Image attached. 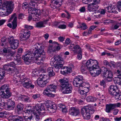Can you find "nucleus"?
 <instances>
[{
    "instance_id": "nucleus-3",
    "label": "nucleus",
    "mask_w": 121,
    "mask_h": 121,
    "mask_svg": "<svg viewBox=\"0 0 121 121\" xmlns=\"http://www.w3.org/2000/svg\"><path fill=\"white\" fill-rule=\"evenodd\" d=\"M12 95L9 87L7 85H4L0 87V96L2 98L8 99Z\"/></svg>"
},
{
    "instance_id": "nucleus-9",
    "label": "nucleus",
    "mask_w": 121,
    "mask_h": 121,
    "mask_svg": "<svg viewBox=\"0 0 121 121\" xmlns=\"http://www.w3.org/2000/svg\"><path fill=\"white\" fill-rule=\"evenodd\" d=\"M4 4L5 7H4L8 11L9 14L11 13L13 11L14 6V4L12 1H6L4 2Z\"/></svg>"
},
{
    "instance_id": "nucleus-38",
    "label": "nucleus",
    "mask_w": 121,
    "mask_h": 121,
    "mask_svg": "<svg viewBox=\"0 0 121 121\" xmlns=\"http://www.w3.org/2000/svg\"><path fill=\"white\" fill-rule=\"evenodd\" d=\"M24 108V105L22 103L18 104L17 106L16 110L17 112H18L23 110Z\"/></svg>"
},
{
    "instance_id": "nucleus-27",
    "label": "nucleus",
    "mask_w": 121,
    "mask_h": 121,
    "mask_svg": "<svg viewBox=\"0 0 121 121\" xmlns=\"http://www.w3.org/2000/svg\"><path fill=\"white\" fill-rule=\"evenodd\" d=\"M73 68L74 67L73 66L69 67H64L62 68V69H64L63 72L64 73L63 74L68 73H70L72 71V68Z\"/></svg>"
},
{
    "instance_id": "nucleus-57",
    "label": "nucleus",
    "mask_w": 121,
    "mask_h": 121,
    "mask_svg": "<svg viewBox=\"0 0 121 121\" xmlns=\"http://www.w3.org/2000/svg\"><path fill=\"white\" fill-rule=\"evenodd\" d=\"M13 55L12 53L10 52H8L6 55V57L9 59V58H11V57H12Z\"/></svg>"
},
{
    "instance_id": "nucleus-2",
    "label": "nucleus",
    "mask_w": 121,
    "mask_h": 121,
    "mask_svg": "<svg viewBox=\"0 0 121 121\" xmlns=\"http://www.w3.org/2000/svg\"><path fill=\"white\" fill-rule=\"evenodd\" d=\"M33 48L35 49L32 48L30 51L33 54L35 60L41 61L44 60L46 58L45 53L42 48L41 45L39 43H36L34 45Z\"/></svg>"
},
{
    "instance_id": "nucleus-7",
    "label": "nucleus",
    "mask_w": 121,
    "mask_h": 121,
    "mask_svg": "<svg viewBox=\"0 0 121 121\" xmlns=\"http://www.w3.org/2000/svg\"><path fill=\"white\" fill-rule=\"evenodd\" d=\"M93 2L91 4H89L88 6V10L90 12L94 11L97 10L99 6L100 0H92Z\"/></svg>"
},
{
    "instance_id": "nucleus-36",
    "label": "nucleus",
    "mask_w": 121,
    "mask_h": 121,
    "mask_svg": "<svg viewBox=\"0 0 121 121\" xmlns=\"http://www.w3.org/2000/svg\"><path fill=\"white\" fill-rule=\"evenodd\" d=\"M48 77L47 75L44 74H41L40 75V78L41 80H43L44 82L48 81V82H49V79H48Z\"/></svg>"
},
{
    "instance_id": "nucleus-54",
    "label": "nucleus",
    "mask_w": 121,
    "mask_h": 121,
    "mask_svg": "<svg viewBox=\"0 0 121 121\" xmlns=\"http://www.w3.org/2000/svg\"><path fill=\"white\" fill-rule=\"evenodd\" d=\"M8 64L9 65V66H10L13 68H15L16 65H17V64H16L15 62H11L9 63H8Z\"/></svg>"
},
{
    "instance_id": "nucleus-39",
    "label": "nucleus",
    "mask_w": 121,
    "mask_h": 121,
    "mask_svg": "<svg viewBox=\"0 0 121 121\" xmlns=\"http://www.w3.org/2000/svg\"><path fill=\"white\" fill-rule=\"evenodd\" d=\"M14 121H22L23 120L22 117L21 116H15L14 117Z\"/></svg>"
},
{
    "instance_id": "nucleus-59",
    "label": "nucleus",
    "mask_w": 121,
    "mask_h": 121,
    "mask_svg": "<svg viewBox=\"0 0 121 121\" xmlns=\"http://www.w3.org/2000/svg\"><path fill=\"white\" fill-rule=\"evenodd\" d=\"M32 116L31 117H25V120L26 121H31V119L32 118Z\"/></svg>"
},
{
    "instance_id": "nucleus-62",
    "label": "nucleus",
    "mask_w": 121,
    "mask_h": 121,
    "mask_svg": "<svg viewBox=\"0 0 121 121\" xmlns=\"http://www.w3.org/2000/svg\"><path fill=\"white\" fill-rule=\"evenodd\" d=\"M53 46H50L48 48V51H49V52H53V50H52Z\"/></svg>"
},
{
    "instance_id": "nucleus-51",
    "label": "nucleus",
    "mask_w": 121,
    "mask_h": 121,
    "mask_svg": "<svg viewBox=\"0 0 121 121\" xmlns=\"http://www.w3.org/2000/svg\"><path fill=\"white\" fill-rule=\"evenodd\" d=\"M82 26L80 27L82 30H85L87 28V27L85 23H82Z\"/></svg>"
},
{
    "instance_id": "nucleus-30",
    "label": "nucleus",
    "mask_w": 121,
    "mask_h": 121,
    "mask_svg": "<svg viewBox=\"0 0 121 121\" xmlns=\"http://www.w3.org/2000/svg\"><path fill=\"white\" fill-rule=\"evenodd\" d=\"M49 108L52 110V113H54L56 112L57 109V107L55 103H53L52 104H50L49 105Z\"/></svg>"
},
{
    "instance_id": "nucleus-61",
    "label": "nucleus",
    "mask_w": 121,
    "mask_h": 121,
    "mask_svg": "<svg viewBox=\"0 0 121 121\" xmlns=\"http://www.w3.org/2000/svg\"><path fill=\"white\" fill-rule=\"evenodd\" d=\"M58 28L61 29H65L66 28V26L65 25H61L58 26Z\"/></svg>"
},
{
    "instance_id": "nucleus-32",
    "label": "nucleus",
    "mask_w": 121,
    "mask_h": 121,
    "mask_svg": "<svg viewBox=\"0 0 121 121\" xmlns=\"http://www.w3.org/2000/svg\"><path fill=\"white\" fill-rule=\"evenodd\" d=\"M52 2L51 1V3H53L52 5L53 6V8H56L60 6L61 5V4L59 3L58 2V1H56L54 0H52Z\"/></svg>"
},
{
    "instance_id": "nucleus-22",
    "label": "nucleus",
    "mask_w": 121,
    "mask_h": 121,
    "mask_svg": "<svg viewBox=\"0 0 121 121\" xmlns=\"http://www.w3.org/2000/svg\"><path fill=\"white\" fill-rule=\"evenodd\" d=\"M47 71L49 77H52L55 76V74L53 70V67H48L47 69Z\"/></svg>"
},
{
    "instance_id": "nucleus-43",
    "label": "nucleus",
    "mask_w": 121,
    "mask_h": 121,
    "mask_svg": "<svg viewBox=\"0 0 121 121\" xmlns=\"http://www.w3.org/2000/svg\"><path fill=\"white\" fill-rule=\"evenodd\" d=\"M113 80L115 84H121V80L120 79L117 77L114 78H113Z\"/></svg>"
},
{
    "instance_id": "nucleus-33",
    "label": "nucleus",
    "mask_w": 121,
    "mask_h": 121,
    "mask_svg": "<svg viewBox=\"0 0 121 121\" xmlns=\"http://www.w3.org/2000/svg\"><path fill=\"white\" fill-rule=\"evenodd\" d=\"M37 8H32V7L29 8L28 9V13L29 14H33L35 15V13L37 12Z\"/></svg>"
},
{
    "instance_id": "nucleus-52",
    "label": "nucleus",
    "mask_w": 121,
    "mask_h": 121,
    "mask_svg": "<svg viewBox=\"0 0 121 121\" xmlns=\"http://www.w3.org/2000/svg\"><path fill=\"white\" fill-rule=\"evenodd\" d=\"M112 6H108L106 7L105 9L106 11L108 13H111V10L112 9Z\"/></svg>"
},
{
    "instance_id": "nucleus-19",
    "label": "nucleus",
    "mask_w": 121,
    "mask_h": 121,
    "mask_svg": "<svg viewBox=\"0 0 121 121\" xmlns=\"http://www.w3.org/2000/svg\"><path fill=\"white\" fill-rule=\"evenodd\" d=\"M9 14L8 11H7L6 8L4 7L0 8V16L2 17H5Z\"/></svg>"
},
{
    "instance_id": "nucleus-50",
    "label": "nucleus",
    "mask_w": 121,
    "mask_h": 121,
    "mask_svg": "<svg viewBox=\"0 0 121 121\" xmlns=\"http://www.w3.org/2000/svg\"><path fill=\"white\" fill-rule=\"evenodd\" d=\"M40 95L39 94L34 95L32 96V97L34 99H36L40 97Z\"/></svg>"
},
{
    "instance_id": "nucleus-58",
    "label": "nucleus",
    "mask_w": 121,
    "mask_h": 121,
    "mask_svg": "<svg viewBox=\"0 0 121 121\" xmlns=\"http://www.w3.org/2000/svg\"><path fill=\"white\" fill-rule=\"evenodd\" d=\"M103 62L104 65H105L108 68L109 65V62L108 61L106 60H104L103 61Z\"/></svg>"
},
{
    "instance_id": "nucleus-47",
    "label": "nucleus",
    "mask_w": 121,
    "mask_h": 121,
    "mask_svg": "<svg viewBox=\"0 0 121 121\" xmlns=\"http://www.w3.org/2000/svg\"><path fill=\"white\" fill-rule=\"evenodd\" d=\"M41 18L40 15H35L34 17L33 18V20L35 21H38Z\"/></svg>"
},
{
    "instance_id": "nucleus-10",
    "label": "nucleus",
    "mask_w": 121,
    "mask_h": 121,
    "mask_svg": "<svg viewBox=\"0 0 121 121\" xmlns=\"http://www.w3.org/2000/svg\"><path fill=\"white\" fill-rule=\"evenodd\" d=\"M83 77L80 75L76 77L74 79L73 82V85L77 87H78L83 82Z\"/></svg>"
},
{
    "instance_id": "nucleus-12",
    "label": "nucleus",
    "mask_w": 121,
    "mask_h": 121,
    "mask_svg": "<svg viewBox=\"0 0 121 121\" xmlns=\"http://www.w3.org/2000/svg\"><path fill=\"white\" fill-rule=\"evenodd\" d=\"M59 81L60 82V86L62 89H65V88L70 85L69 84L68 79L67 78L60 79Z\"/></svg>"
},
{
    "instance_id": "nucleus-6",
    "label": "nucleus",
    "mask_w": 121,
    "mask_h": 121,
    "mask_svg": "<svg viewBox=\"0 0 121 121\" xmlns=\"http://www.w3.org/2000/svg\"><path fill=\"white\" fill-rule=\"evenodd\" d=\"M8 41L12 49H15L18 47L19 43L18 40L14 39L13 36H11L8 38Z\"/></svg>"
},
{
    "instance_id": "nucleus-56",
    "label": "nucleus",
    "mask_w": 121,
    "mask_h": 121,
    "mask_svg": "<svg viewBox=\"0 0 121 121\" xmlns=\"http://www.w3.org/2000/svg\"><path fill=\"white\" fill-rule=\"evenodd\" d=\"M120 25L119 23H117L113 27H112V29L113 30L117 29L119 27Z\"/></svg>"
},
{
    "instance_id": "nucleus-4",
    "label": "nucleus",
    "mask_w": 121,
    "mask_h": 121,
    "mask_svg": "<svg viewBox=\"0 0 121 121\" xmlns=\"http://www.w3.org/2000/svg\"><path fill=\"white\" fill-rule=\"evenodd\" d=\"M46 105L45 104H37L34 107L33 110H31L30 109H27L26 112L28 113H31L32 116L33 112H38L42 110L44 111L46 110Z\"/></svg>"
},
{
    "instance_id": "nucleus-23",
    "label": "nucleus",
    "mask_w": 121,
    "mask_h": 121,
    "mask_svg": "<svg viewBox=\"0 0 121 121\" xmlns=\"http://www.w3.org/2000/svg\"><path fill=\"white\" fill-rule=\"evenodd\" d=\"M94 107L90 105L86 106L84 109L85 112H89L90 114H92L94 112Z\"/></svg>"
},
{
    "instance_id": "nucleus-42",
    "label": "nucleus",
    "mask_w": 121,
    "mask_h": 121,
    "mask_svg": "<svg viewBox=\"0 0 121 121\" xmlns=\"http://www.w3.org/2000/svg\"><path fill=\"white\" fill-rule=\"evenodd\" d=\"M86 113L85 114H84L83 115V117L86 120H89L90 119L91 117L90 115L92 114H90L89 112H85Z\"/></svg>"
},
{
    "instance_id": "nucleus-18",
    "label": "nucleus",
    "mask_w": 121,
    "mask_h": 121,
    "mask_svg": "<svg viewBox=\"0 0 121 121\" xmlns=\"http://www.w3.org/2000/svg\"><path fill=\"white\" fill-rule=\"evenodd\" d=\"M52 61H53L54 62L56 61V63H64L63 59L60 56H55L52 59Z\"/></svg>"
},
{
    "instance_id": "nucleus-55",
    "label": "nucleus",
    "mask_w": 121,
    "mask_h": 121,
    "mask_svg": "<svg viewBox=\"0 0 121 121\" xmlns=\"http://www.w3.org/2000/svg\"><path fill=\"white\" fill-rule=\"evenodd\" d=\"M28 5L27 3L25 2L23 3L22 4V9H25L28 8Z\"/></svg>"
},
{
    "instance_id": "nucleus-11",
    "label": "nucleus",
    "mask_w": 121,
    "mask_h": 121,
    "mask_svg": "<svg viewBox=\"0 0 121 121\" xmlns=\"http://www.w3.org/2000/svg\"><path fill=\"white\" fill-rule=\"evenodd\" d=\"M22 33L20 36V39L26 40L28 39L30 35V32L27 30H23L22 31Z\"/></svg>"
},
{
    "instance_id": "nucleus-26",
    "label": "nucleus",
    "mask_w": 121,
    "mask_h": 121,
    "mask_svg": "<svg viewBox=\"0 0 121 121\" xmlns=\"http://www.w3.org/2000/svg\"><path fill=\"white\" fill-rule=\"evenodd\" d=\"M111 96L113 97H114L115 99L117 100H121V92L119 90L116 91Z\"/></svg>"
},
{
    "instance_id": "nucleus-48",
    "label": "nucleus",
    "mask_w": 121,
    "mask_h": 121,
    "mask_svg": "<svg viewBox=\"0 0 121 121\" xmlns=\"http://www.w3.org/2000/svg\"><path fill=\"white\" fill-rule=\"evenodd\" d=\"M53 67V69H54L55 71L56 72H58L60 69V68L59 67V66H58V65L57 64H56L54 65Z\"/></svg>"
},
{
    "instance_id": "nucleus-46",
    "label": "nucleus",
    "mask_w": 121,
    "mask_h": 121,
    "mask_svg": "<svg viewBox=\"0 0 121 121\" xmlns=\"http://www.w3.org/2000/svg\"><path fill=\"white\" fill-rule=\"evenodd\" d=\"M6 115L7 114L4 111L0 112V118H4L6 117Z\"/></svg>"
},
{
    "instance_id": "nucleus-20",
    "label": "nucleus",
    "mask_w": 121,
    "mask_h": 121,
    "mask_svg": "<svg viewBox=\"0 0 121 121\" xmlns=\"http://www.w3.org/2000/svg\"><path fill=\"white\" fill-rule=\"evenodd\" d=\"M23 86L27 88H30L31 89L34 88V85L32 84V82L30 81L25 82L23 83Z\"/></svg>"
},
{
    "instance_id": "nucleus-49",
    "label": "nucleus",
    "mask_w": 121,
    "mask_h": 121,
    "mask_svg": "<svg viewBox=\"0 0 121 121\" xmlns=\"http://www.w3.org/2000/svg\"><path fill=\"white\" fill-rule=\"evenodd\" d=\"M117 4V6L118 9H117L119 11V12H121V1L118 2Z\"/></svg>"
},
{
    "instance_id": "nucleus-5",
    "label": "nucleus",
    "mask_w": 121,
    "mask_h": 121,
    "mask_svg": "<svg viewBox=\"0 0 121 121\" xmlns=\"http://www.w3.org/2000/svg\"><path fill=\"white\" fill-rule=\"evenodd\" d=\"M102 76L103 78H106L108 82L111 81L113 78V75L112 72L108 71L107 68H104L103 70L102 73Z\"/></svg>"
},
{
    "instance_id": "nucleus-60",
    "label": "nucleus",
    "mask_w": 121,
    "mask_h": 121,
    "mask_svg": "<svg viewBox=\"0 0 121 121\" xmlns=\"http://www.w3.org/2000/svg\"><path fill=\"white\" fill-rule=\"evenodd\" d=\"M9 66V65L8 63L4 65L3 68V69L4 70V71L6 70L7 71L8 68V67Z\"/></svg>"
},
{
    "instance_id": "nucleus-24",
    "label": "nucleus",
    "mask_w": 121,
    "mask_h": 121,
    "mask_svg": "<svg viewBox=\"0 0 121 121\" xmlns=\"http://www.w3.org/2000/svg\"><path fill=\"white\" fill-rule=\"evenodd\" d=\"M30 1L29 3L30 5L33 7L32 8H37L38 6L37 3L41 1L42 0H30Z\"/></svg>"
},
{
    "instance_id": "nucleus-25",
    "label": "nucleus",
    "mask_w": 121,
    "mask_h": 121,
    "mask_svg": "<svg viewBox=\"0 0 121 121\" xmlns=\"http://www.w3.org/2000/svg\"><path fill=\"white\" fill-rule=\"evenodd\" d=\"M48 82V81L45 82L39 78H38L37 80V84L39 86L41 87H44Z\"/></svg>"
},
{
    "instance_id": "nucleus-14",
    "label": "nucleus",
    "mask_w": 121,
    "mask_h": 121,
    "mask_svg": "<svg viewBox=\"0 0 121 121\" xmlns=\"http://www.w3.org/2000/svg\"><path fill=\"white\" fill-rule=\"evenodd\" d=\"M105 111L108 113H110L111 110L114 109L116 107V104H107L106 106Z\"/></svg>"
},
{
    "instance_id": "nucleus-17",
    "label": "nucleus",
    "mask_w": 121,
    "mask_h": 121,
    "mask_svg": "<svg viewBox=\"0 0 121 121\" xmlns=\"http://www.w3.org/2000/svg\"><path fill=\"white\" fill-rule=\"evenodd\" d=\"M79 113V111L74 107L71 108L69 111V114L73 116H77Z\"/></svg>"
},
{
    "instance_id": "nucleus-53",
    "label": "nucleus",
    "mask_w": 121,
    "mask_h": 121,
    "mask_svg": "<svg viewBox=\"0 0 121 121\" xmlns=\"http://www.w3.org/2000/svg\"><path fill=\"white\" fill-rule=\"evenodd\" d=\"M16 64L17 65H19L21 64L22 63V61L21 59L20 58H17L15 61Z\"/></svg>"
},
{
    "instance_id": "nucleus-1",
    "label": "nucleus",
    "mask_w": 121,
    "mask_h": 121,
    "mask_svg": "<svg viewBox=\"0 0 121 121\" xmlns=\"http://www.w3.org/2000/svg\"><path fill=\"white\" fill-rule=\"evenodd\" d=\"M86 64L92 76L95 77L100 73L101 70L98 65V62L97 60L92 59H90L87 61Z\"/></svg>"
},
{
    "instance_id": "nucleus-44",
    "label": "nucleus",
    "mask_w": 121,
    "mask_h": 121,
    "mask_svg": "<svg viewBox=\"0 0 121 121\" xmlns=\"http://www.w3.org/2000/svg\"><path fill=\"white\" fill-rule=\"evenodd\" d=\"M116 66V63L114 62L111 61L109 62V65L108 68H115Z\"/></svg>"
},
{
    "instance_id": "nucleus-35",
    "label": "nucleus",
    "mask_w": 121,
    "mask_h": 121,
    "mask_svg": "<svg viewBox=\"0 0 121 121\" xmlns=\"http://www.w3.org/2000/svg\"><path fill=\"white\" fill-rule=\"evenodd\" d=\"M51 91H49L47 92L45 91V89L44 90L43 92V94L46 95H47L49 97H54L55 96L54 94L51 93Z\"/></svg>"
},
{
    "instance_id": "nucleus-45",
    "label": "nucleus",
    "mask_w": 121,
    "mask_h": 121,
    "mask_svg": "<svg viewBox=\"0 0 121 121\" xmlns=\"http://www.w3.org/2000/svg\"><path fill=\"white\" fill-rule=\"evenodd\" d=\"M20 97L22 99L24 100L25 101L28 102L30 99L29 97L24 95H21Z\"/></svg>"
},
{
    "instance_id": "nucleus-37",
    "label": "nucleus",
    "mask_w": 121,
    "mask_h": 121,
    "mask_svg": "<svg viewBox=\"0 0 121 121\" xmlns=\"http://www.w3.org/2000/svg\"><path fill=\"white\" fill-rule=\"evenodd\" d=\"M36 112H33L32 113V116L34 117L36 121H39L40 119V117L38 113Z\"/></svg>"
},
{
    "instance_id": "nucleus-8",
    "label": "nucleus",
    "mask_w": 121,
    "mask_h": 121,
    "mask_svg": "<svg viewBox=\"0 0 121 121\" xmlns=\"http://www.w3.org/2000/svg\"><path fill=\"white\" fill-rule=\"evenodd\" d=\"M33 56L34 57L33 54L31 53L30 51H27L25 53L24 55L22 56V59L24 60L25 64H29L31 62L30 58H32Z\"/></svg>"
},
{
    "instance_id": "nucleus-16",
    "label": "nucleus",
    "mask_w": 121,
    "mask_h": 121,
    "mask_svg": "<svg viewBox=\"0 0 121 121\" xmlns=\"http://www.w3.org/2000/svg\"><path fill=\"white\" fill-rule=\"evenodd\" d=\"M118 90V87L117 86L111 85L108 89L109 93L111 96Z\"/></svg>"
},
{
    "instance_id": "nucleus-21",
    "label": "nucleus",
    "mask_w": 121,
    "mask_h": 121,
    "mask_svg": "<svg viewBox=\"0 0 121 121\" xmlns=\"http://www.w3.org/2000/svg\"><path fill=\"white\" fill-rule=\"evenodd\" d=\"M57 88V86L55 85L54 84H50L47 86L45 89V91H54Z\"/></svg>"
},
{
    "instance_id": "nucleus-40",
    "label": "nucleus",
    "mask_w": 121,
    "mask_h": 121,
    "mask_svg": "<svg viewBox=\"0 0 121 121\" xmlns=\"http://www.w3.org/2000/svg\"><path fill=\"white\" fill-rule=\"evenodd\" d=\"M86 99L88 102H94L96 101V98L91 96H89L87 97Z\"/></svg>"
},
{
    "instance_id": "nucleus-29",
    "label": "nucleus",
    "mask_w": 121,
    "mask_h": 121,
    "mask_svg": "<svg viewBox=\"0 0 121 121\" xmlns=\"http://www.w3.org/2000/svg\"><path fill=\"white\" fill-rule=\"evenodd\" d=\"M90 87L89 83L85 82H82V84H81L79 86V89H83V88H89Z\"/></svg>"
},
{
    "instance_id": "nucleus-63",
    "label": "nucleus",
    "mask_w": 121,
    "mask_h": 121,
    "mask_svg": "<svg viewBox=\"0 0 121 121\" xmlns=\"http://www.w3.org/2000/svg\"><path fill=\"white\" fill-rule=\"evenodd\" d=\"M112 9L111 10V13H117V11L116 10V9H117V8L112 7Z\"/></svg>"
},
{
    "instance_id": "nucleus-34",
    "label": "nucleus",
    "mask_w": 121,
    "mask_h": 121,
    "mask_svg": "<svg viewBox=\"0 0 121 121\" xmlns=\"http://www.w3.org/2000/svg\"><path fill=\"white\" fill-rule=\"evenodd\" d=\"M44 23L43 21H39L36 23L35 26L36 27L39 28L44 27L45 26Z\"/></svg>"
},
{
    "instance_id": "nucleus-13",
    "label": "nucleus",
    "mask_w": 121,
    "mask_h": 121,
    "mask_svg": "<svg viewBox=\"0 0 121 121\" xmlns=\"http://www.w3.org/2000/svg\"><path fill=\"white\" fill-rule=\"evenodd\" d=\"M17 18L16 13H14L12 15L11 17L9 20V22H10L13 19V21L12 22L13 25L12 29H15L17 26Z\"/></svg>"
},
{
    "instance_id": "nucleus-64",
    "label": "nucleus",
    "mask_w": 121,
    "mask_h": 121,
    "mask_svg": "<svg viewBox=\"0 0 121 121\" xmlns=\"http://www.w3.org/2000/svg\"><path fill=\"white\" fill-rule=\"evenodd\" d=\"M81 12H84L85 11V9L84 7H83L81 8L79 10Z\"/></svg>"
},
{
    "instance_id": "nucleus-31",
    "label": "nucleus",
    "mask_w": 121,
    "mask_h": 121,
    "mask_svg": "<svg viewBox=\"0 0 121 121\" xmlns=\"http://www.w3.org/2000/svg\"><path fill=\"white\" fill-rule=\"evenodd\" d=\"M89 69L88 67L86 64H83L81 66V72L83 73H85L86 72L87 70Z\"/></svg>"
},
{
    "instance_id": "nucleus-15",
    "label": "nucleus",
    "mask_w": 121,
    "mask_h": 121,
    "mask_svg": "<svg viewBox=\"0 0 121 121\" xmlns=\"http://www.w3.org/2000/svg\"><path fill=\"white\" fill-rule=\"evenodd\" d=\"M6 108L9 110H12L14 109L15 107V102L14 101L9 100L6 106Z\"/></svg>"
},
{
    "instance_id": "nucleus-41",
    "label": "nucleus",
    "mask_w": 121,
    "mask_h": 121,
    "mask_svg": "<svg viewBox=\"0 0 121 121\" xmlns=\"http://www.w3.org/2000/svg\"><path fill=\"white\" fill-rule=\"evenodd\" d=\"M5 72L4 70L2 69H0V79L3 78L4 77Z\"/></svg>"
},
{
    "instance_id": "nucleus-28",
    "label": "nucleus",
    "mask_w": 121,
    "mask_h": 121,
    "mask_svg": "<svg viewBox=\"0 0 121 121\" xmlns=\"http://www.w3.org/2000/svg\"><path fill=\"white\" fill-rule=\"evenodd\" d=\"M64 90L63 91L62 93L63 94H69L72 92V87L71 85L66 87L65 89H62Z\"/></svg>"
}]
</instances>
